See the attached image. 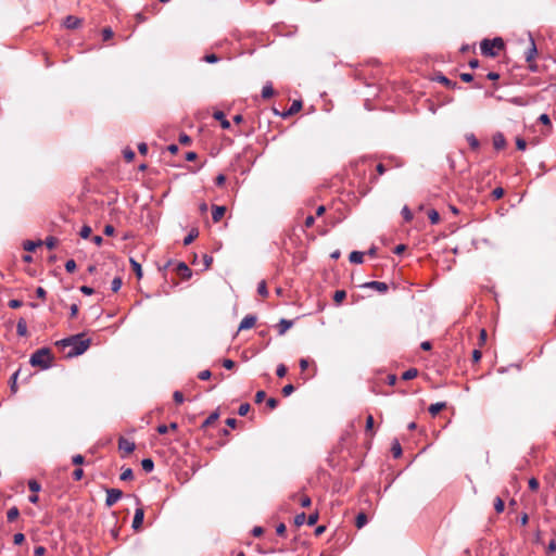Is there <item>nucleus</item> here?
I'll return each instance as SVG.
<instances>
[{
  "instance_id": "4be33fe9",
  "label": "nucleus",
  "mask_w": 556,
  "mask_h": 556,
  "mask_svg": "<svg viewBox=\"0 0 556 556\" xmlns=\"http://www.w3.org/2000/svg\"><path fill=\"white\" fill-rule=\"evenodd\" d=\"M18 516H20V510L16 506L11 507L7 511V519L9 522L15 521L18 518Z\"/></svg>"
},
{
  "instance_id": "603ef678",
  "label": "nucleus",
  "mask_w": 556,
  "mask_h": 556,
  "mask_svg": "<svg viewBox=\"0 0 556 556\" xmlns=\"http://www.w3.org/2000/svg\"><path fill=\"white\" fill-rule=\"evenodd\" d=\"M8 305H9V307L15 309V308H20L23 305V302L17 299H12L9 301Z\"/></svg>"
},
{
  "instance_id": "774afa93",
  "label": "nucleus",
  "mask_w": 556,
  "mask_h": 556,
  "mask_svg": "<svg viewBox=\"0 0 556 556\" xmlns=\"http://www.w3.org/2000/svg\"><path fill=\"white\" fill-rule=\"evenodd\" d=\"M46 553V548L43 546H36L34 549V556H43Z\"/></svg>"
},
{
  "instance_id": "c756f323",
  "label": "nucleus",
  "mask_w": 556,
  "mask_h": 556,
  "mask_svg": "<svg viewBox=\"0 0 556 556\" xmlns=\"http://www.w3.org/2000/svg\"><path fill=\"white\" fill-rule=\"evenodd\" d=\"M428 218L432 225H435L440 222V214L437 210H430L428 212Z\"/></svg>"
},
{
  "instance_id": "e433bc0d",
  "label": "nucleus",
  "mask_w": 556,
  "mask_h": 556,
  "mask_svg": "<svg viewBox=\"0 0 556 556\" xmlns=\"http://www.w3.org/2000/svg\"><path fill=\"white\" fill-rule=\"evenodd\" d=\"M346 296V292L344 290H337L333 295V301L336 303H341Z\"/></svg>"
},
{
  "instance_id": "c9c22d12",
  "label": "nucleus",
  "mask_w": 556,
  "mask_h": 556,
  "mask_svg": "<svg viewBox=\"0 0 556 556\" xmlns=\"http://www.w3.org/2000/svg\"><path fill=\"white\" fill-rule=\"evenodd\" d=\"M132 478H134V472H132L131 468L124 469L119 476V479L122 481H128V480H131Z\"/></svg>"
},
{
  "instance_id": "37998d69",
  "label": "nucleus",
  "mask_w": 556,
  "mask_h": 556,
  "mask_svg": "<svg viewBox=\"0 0 556 556\" xmlns=\"http://www.w3.org/2000/svg\"><path fill=\"white\" fill-rule=\"evenodd\" d=\"M306 522V515L304 513L298 514L294 518V523L300 527Z\"/></svg>"
},
{
  "instance_id": "72a5a7b5",
  "label": "nucleus",
  "mask_w": 556,
  "mask_h": 556,
  "mask_svg": "<svg viewBox=\"0 0 556 556\" xmlns=\"http://www.w3.org/2000/svg\"><path fill=\"white\" fill-rule=\"evenodd\" d=\"M257 293L264 298H266L268 295L267 285H266L265 280H262L258 282Z\"/></svg>"
},
{
  "instance_id": "13d9d810",
  "label": "nucleus",
  "mask_w": 556,
  "mask_h": 556,
  "mask_svg": "<svg viewBox=\"0 0 556 556\" xmlns=\"http://www.w3.org/2000/svg\"><path fill=\"white\" fill-rule=\"evenodd\" d=\"M265 397H266V393H265V391L260 390V391H257V392H256V394H255V402H256L257 404H260V403H262V402L264 401V399H265Z\"/></svg>"
},
{
  "instance_id": "5fc2aeb1",
  "label": "nucleus",
  "mask_w": 556,
  "mask_h": 556,
  "mask_svg": "<svg viewBox=\"0 0 556 556\" xmlns=\"http://www.w3.org/2000/svg\"><path fill=\"white\" fill-rule=\"evenodd\" d=\"M203 60L207 63H216L218 62L219 58L214 54V53H211V54H206Z\"/></svg>"
},
{
  "instance_id": "c03bdc74",
  "label": "nucleus",
  "mask_w": 556,
  "mask_h": 556,
  "mask_svg": "<svg viewBox=\"0 0 556 556\" xmlns=\"http://www.w3.org/2000/svg\"><path fill=\"white\" fill-rule=\"evenodd\" d=\"M287 367L283 364L277 366L276 374L279 378H283L287 375Z\"/></svg>"
},
{
  "instance_id": "864d4df0",
  "label": "nucleus",
  "mask_w": 556,
  "mask_h": 556,
  "mask_svg": "<svg viewBox=\"0 0 556 556\" xmlns=\"http://www.w3.org/2000/svg\"><path fill=\"white\" fill-rule=\"evenodd\" d=\"M173 397L177 404H181L185 401L184 394L180 391H175Z\"/></svg>"
},
{
  "instance_id": "0e129e2a",
  "label": "nucleus",
  "mask_w": 556,
  "mask_h": 556,
  "mask_svg": "<svg viewBox=\"0 0 556 556\" xmlns=\"http://www.w3.org/2000/svg\"><path fill=\"white\" fill-rule=\"evenodd\" d=\"M179 142L181 144H190L191 138L187 134H180L179 135Z\"/></svg>"
},
{
  "instance_id": "7ed1b4c3",
  "label": "nucleus",
  "mask_w": 556,
  "mask_h": 556,
  "mask_svg": "<svg viewBox=\"0 0 556 556\" xmlns=\"http://www.w3.org/2000/svg\"><path fill=\"white\" fill-rule=\"evenodd\" d=\"M504 48V41L497 37L494 39H483L480 43L481 53L485 56H495L497 51Z\"/></svg>"
},
{
  "instance_id": "de8ad7c7",
  "label": "nucleus",
  "mask_w": 556,
  "mask_h": 556,
  "mask_svg": "<svg viewBox=\"0 0 556 556\" xmlns=\"http://www.w3.org/2000/svg\"><path fill=\"white\" fill-rule=\"evenodd\" d=\"M102 37L104 41L110 40L113 37V30L110 27L103 28Z\"/></svg>"
},
{
  "instance_id": "052dcab7",
  "label": "nucleus",
  "mask_w": 556,
  "mask_h": 556,
  "mask_svg": "<svg viewBox=\"0 0 556 556\" xmlns=\"http://www.w3.org/2000/svg\"><path fill=\"white\" fill-rule=\"evenodd\" d=\"M84 476V470L81 468H77L73 471V479L79 481Z\"/></svg>"
},
{
  "instance_id": "680f3d73",
  "label": "nucleus",
  "mask_w": 556,
  "mask_h": 556,
  "mask_svg": "<svg viewBox=\"0 0 556 556\" xmlns=\"http://www.w3.org/2000/svg\"><path fill=\"white\" fill-rule=\"evenodd\" d=\"M528 483H529V489L531 491H536L539 489L540 484H539V481L535 478H531Z\"/></svg>"
},
{
  "instance_id": "69168bd1",
  "label": "nucleus",
  "mask_w": 556,
  "mask_h": 556,
  "mask_svg": "<svg viewBox=\"0 0 556 556\" xmlns=\"http://www.w3.org/2000/svg\"><path fill=\"white\" fill-rule=\"evenodd\" d=\"M72 462L74 465H83L85 462V458L83 455L77 454V455L73 456Z\"/></svg>"
},
{
  "instance_id": "473e14b6",
  "label": "nucleus",
  "mask_w": 556,
  "mask_h": 556,
  "mask_svg": "<svg viewBox=\"0 0 556 556\" xmlns=\"http://www.w3.org/2000/svg\"><path fill=\"white\" fill-rule=\"evenodd\" d=\"M199 236L198 229H192L188 236L184 239V244L188 245L190 244L197 237Z\"/></svg>"
},
{
  "instance_id": "1a4fd4ad",
  "label": "nucleus",
  "mask_w": 556,
  "mask_h": 556,
  "mask_svg": "<svg viewBox=\"0 0 556 556\" xmlns=\"http://www.w3.org/2000/svg\"><path fill=\"white\" fill-rule=\"evenodd\" d=\"M81 23L83 21L74 15H67L64 20V26L68 29H76Z\"/></svg>"
},
{
  "instance_id": "f3484780",
  "label": "nucleus",
  "mask_w": 556,
  "mask_h": 556,
  "mask_svg": "<svg viewBox=\"0 0 556 556\" xmlns=\"http://www.w3.org/2000/svg\"><path fill=\"white\" fill-rule=\"evenodd\" d=\"M445 407H446L445 402H438V403L431 404L428 408V412L430 413V415L435 416Z\"/></svg>"
},
{
  "instance_id": "b1692460",
  "label": "nucleus",
  "mask_w": 556,
  "mask_h": 556,
  "mask_svg": "<svg viewBox=\"0 0 556 556\" xmlns=\"http://www.w3.org/2000/svg\"><path fill=\"white\" fill-rule=\"evenodd\" d=\"M20 369H17L10 378V390L12 393L17 392V377L20 375Z\"/></svg>"
},
{
  "instance_id": "9b49d317",
  "label": "nucleus",
  "mask_w": 556,
  "mask_h": 556,
  "mask_svg": "<svg viewBox=\"0 0 556 556\" xmlns=\"http://www.w3.org/2000/svg\"><path fill=\"white\" fill-rule=\"evenodd\" d=\"M536 52H538V50H536V46H535L534 39L532 37H530V47L525 52L526 61L528 63L532 62L533 59L536 55Z\"/></svg>"
},
{
  "instance_id": "5701e85b",
  "label": "nucleus",
  "mask_w": 556,
  "mask_h": 556,
  "mask_svg": "<svg viewBox=\"0 0 556 556\" xmlns=\"http://www.w3.org/2000/svg\"><path fill=\"white\" fill-rule=\"evenodd\" d=\"M219 417V414L217 412H213L201 425L202 429H205L206 427L214 424Z\"/></svg>"
},
{
  "instance_id": "423d86ee",
  "label": "nucleus",
  "mask_w": 556,
  "mask_h": 556,
  "mask_svg": "<svg viewBox=\"0 0 556 556\" xmlns=\"http://www.w3.org/2000/svg\"><path fill=\"white\" fill-rule=\"evenodd\" d=\"M362 287L374 289L380 293H386L389 289L388 285L382 281H368V282H365Z\"/></svg>"
},
{
  "instance_id": "ddd939ff",
  "label": "nucleus",
  "mask_w": 556,
  "mask_h": 556,
  "mask_svg": "<svg viewBox=\"0 0 556 556\" xmlns=\"http://www.w3.org/2000/svg\"><path fill=\"white\" fill-rule=\"evenodd\" d=\"M226 212L225 206L213 205L212 207V219L217 223L219 222Z\"/></svg>"
},
{
  "instance_id": "a878e982",
  "label": "nucleus",
  "mask_w": 556,
  "mask_h": 556,
  "mask_svg": "<svg viewBox=\"0 0 556 556\" xmlns=\"http://www.w3.org/2000/svg\"><path fill=\"white\" fill-rule=\"evenodd\" d=\"M143 471L151 472L154 469V462L151 458H144L141 462Z\"/></svg>"
},
{
  "instance_id": "79ce46f5",
  "label": "nucleus",
  "mask_w": 556,
  "mask_h": 556,
  "mask_svg": "<svg viewBox=\"0 0 556 556\" xmlns=\"http://www.w3.org/2000/svg\"><path fill=\"white\" fill-rule=\"evenodd\" d=\"M491 195L494 200H500L504 195V189L502 187H497L492 191Z\"/></svg>"
},
{
  "instance_id": "393cba45",
  "label": "nucleus",
  "mask_w": 556,
  "mask_h": 556,
  "mask_svg": "<svg viewBox=\"0 0 556 556\" xmlns=\"http://www.w3.org/2000/svg\"><path fill=\"white\" fill-rule=\"evenodd\" d=\"M368 522V518L365 513H359L355 519V526L362 529Z\"/></svg>"
},
{
  "instance_id": "aec40b11",
  "label": "nucleus",
  "mask_w": 556,
  "mask_h": 556,
  "mask_svg": "<svg viewBox=\"0 0 556 556\" xmlns=\"http://www.w3.org/2000/svg\"><path fill=\"white\" fill-rule=\"evenodd\" d=\"M349 260L353 264H362L364 261V253L359 251L351 252Z\"/></svg>"
},
{
  "instance_id": "6e6d98bb",
  "label": "nucleus",
  "mask_w": 556,
  "mask_h": 556,
  "mask_svg": "<svg viewBox=\"0 0 556 556\" xmlns=\"http://www.w3.org/2000/svg\"><path fill=\"white\" fill-rule=\"evenodd\" d=\"M212 376L211 371L208 369L202 370L199 372L198 378L200 380H207Z\"/></svg>"
},
{
  "instance_id": "c85d7f7f",
  "label": "nucleus",
  "mask_w": 556,
  "mask_h": 556,
  "mask_svg": "<svg viewBox=\"0 0 556 556\" xmlns=\"http://www.w3.org/2000/svg\"><path fill=\"white\" fill-rule=\"evenodd\" d=\"M418 375V370L416 368H409L407 370H405L402 375V379L403 380H410V379H414L416 378Z\"/></svg>"
},
{
  "instance_id": "bf43d9fd",
  "label": "nucleus",
  "mask_w": 556,
  "mask_h": 556,
  "mask_svg": "<svg viewBox=\"0 0 556 556\" xmlns=\"http://www.w3.org/2000/svg\"><path fill=\"white\" fill-rule=\"evenodd\" d=\"M539 122H540V123H542V124H544V125H546V126H551V118H549V116H548L547 114H545V113H544V114H541V115L539 116Z\"/></svg>"
},
{
  "instance_id": "4468645a",
  "label": "nucleus",
  "mask_w": 556,
  "mask_h": 556,
  "mask_svg": "<svg viewBox=\"0 0 556 556\" xmlns=\"http://www.w3.org/2000/svg\"><path fill=\"white\" fill-rule=\"evenodd\" d=\"M493 146L496 150H502L506 146V139L502 132H496L493 136Z\"/></svg>"
},
{
  "instance_id": "bb28decb",
  "label": "nucleus",
  "mask_w": 556,
  "mask_h": 556,
  "mask_svg": "<svg viewBox=\"0 0 556 556\" xmlns=\"http://www.w3.org/2000/svg\"><path fill=\"white\" fill-rule=\"evenodd\" d=\"M273 94H274V88L270 83H267L266 85L263 86L262 97L264 99H268V98L273 97Z\"/></svg>"
},
{
  "instance_id": "ea45409f",
  "label": "nucleus",
  "mask_w": 556,
  "mask_h": 556,
  "mask_svg": "<svg viewBox=\"0 0 556 556\" xmlns=\"http://www.w3.org/2000/svg\"><path fill=\"white\" fill-rule=\"evenodd\" d=\"M56 243H58V240L54 237H47L45 240V244L49 250L54 249Z\"/></svg>"
},
{
  "instance_id": "3c124183",
  "label": "nucleus",
  "mask_w": 556,
  "mask_h": 556,
  "mask_svg": "<svg viewBox=\"0 0 556 556\" xmlns=\"http://www.w3.org/2000/svg\"><path fill=\"white\" fill-rule=\"evenodd\" d=\"M25 541V535L21 532L14 534L13 542L15 545H21Z\"/></svg>"
},
{
  "instance_id": "6e6552de",
  "label": "nucleus",
  "mask_w": 556,
  "mask_h": 556,
  "mask_svg": "<svg viewBox=\"0 0 556 556\" xmlns=\"http://www.w3.org/2000/svg\"><path fill=\"white\" fill-rule=\"evenodd\" d=\"M176 273L182 278V279H189L192 276L191 269L188 267V265L184 262H179L176 266Z\"/></svg>"
},
{
  "instance_id": "e2e57ef3",
  "label": "nucleus",
  "mask_w": 556,
  "mask_h": 556,
  "mask_svg": "<svg viewBox=\"0 0 556 556\" xmlns=\"http://www.w3.org/2000/svg\"><path fill=\"white\" fill-rule=\"evenodd\" d=\"M312 501L309 498V496L307 495H303L301 498H300V505L302 507H308L311 505Z\"/></svg>"
},
{
  "instance_id": "4c0bfd02",
  "label": "nucleus",
  "mask_w": 556,
  "mask_h": 556,
  "mask_svg": "<svg viewBox=\"0 0 556 556\" xmlns=\"http://www.w3.org/2000/svg\"><path fill=\"white\" fill-rule=\"evenodd\" d=\"M28 489L33 492V493H38L41 489V485L39 482H37L36 480L31 479L28 481Z\"/></svg>"
},
{
  "instance_id": "49530a36",
  "label": "nucleus",
  "mask_w": 556,
  "mask_h": 556,
  "mask_svg": "<svg viewBox=\"0 0 556 556\" xmlns=\"http://www.w3.org/2000/svg\"><path fill=\"white\" fill-rule=\"evenodd\" d=\"M250 410V404L249 403H243L239 406V409H238V414L240 416H245Z\"/></svg>"
},
{
  "instance_id": "412c9836",
  "label": "nucleus",
  "mask_w": 556,
  "mask_h": 556,
  "mask_svg": "<svg viewBox=\"0 0 556 556\" xmlns=\"http://www.w3.org/2000/svg\"><path fill=\"white\" fill-rule=\"evenodd\" d=\"M466 140H467L468 144L470 146V148L472 150H478L479 149L480 142H479V140L477 139V137L473 134H467L466 135Z\"/></svg>"
},
{
  "instance_id": "cd10ccee",
  "label": "nucleus",
  "mask_w": 556,
  "mask_h": 556,
  "mask_svg": "<svg viewBox=\"0 0 556 556\" xmlns=\"http://www.w3.org/2000/svg\"><path fill=\"white\" fill-rule=\"evenodd\" d=\"M41 244H42V241H41V240H38V241H29V240H28V241H25V242H24V249H25L26 251L33 252V251H35V249H36L37 247H40Z\"/></svg>"
},
{
  "instance_id": "8fccbe9b",
  "label": "nucleus",
  "mask_w": 556,
  "mask_h": 556,
  "mask_svg": "<svg viewBox=\"0 0 556 556\" xmlns=\"http://www.w3.org/2000/svg\"><path fill=\"white\" fill-rule=\"evenodd\" d=\"M65 269L67 273H73L76 269V262L74 260L66 261Z\"/></svg>"
},
{
  "instance_id": "f704fd0d",
  "label": "nucleus",
  "mask_w": 556,
  "mask_h": 556,
  "mask_svg": "<svg viewBox=\"0 0 556 556\" xmlns=\"http://www.w3.org/2000/svg\"><path fill=\"white\" fill-rule=\"evenodd\" d=\"M505 504L504 501L501 497H495L494 500V509L496 513L501 514L504 511Z\"/></svg>"
},
{
  "instance_id": "dca6fc26",
  "label": "nucleus",
  "mask_w": 556,
  "mask_h": 556,
  "mask_svg": "<svg viewBox=\"0 0 556 556\" xmlns=\"http://www.w3.org/2000/svg\"><path fill=\"white\" fill-rule=\"evenodd\" d=\"M302 109V102L300 100H294L290 105L289 110L281 114L282 117H288L298 113Z\"/></svg>"
},
{
  "instance_id": "0eeeda50",
  "label": "nucleus",
  "mask_w": 556,
  "mask_h": 556,
  "mask_svg": "<svg viewBox=\"0 0 556 556\" xmlns=\"http://www.w3.org/2000/svg\"><path fill=\"white\" fill-rule=\"evenodd\" d=\"M143 518H144V510L142 507H138L136 510H135V516H134V519H132V529L134 530H139L142 526V522H143Z\"/></svg>"
},
{
  "instance_id": "9d476101",
  "label": "nucleus",
  "mask_w": 556,
  "mask_h": 556,
  "mask_svg": "<svg viewBox=\"0 0 556 556\" xmlns=\"http://www.w3.org/2000/svg\"><path fill=\"white\" fill-rule=\"evenodd\" d=\"M256 323V316L247 315L240 323L238 330H247L252 328Z\"/></svg>"
},
{
  "instance_id": "f8f14e48",
  "label": "nucleus",
  "mask_w": 556,
  "mask_h": 556,
  "mask_svg": "<svg viewBox=\"0 0 556 556\" xmlns=\"http://www.w3.org/2000/svg\"><path fill=\"white\" fill-rule=\"evenodd\" d=\"M213 117L220 122V126L223 129H229L230 128V122L226 118V115L222 111H216L213 114Z\"/></svg>"
},
{
  "instance_id": "09e8293b",
  "label": "nucleus",
  "mask_w": 556,
  "mask_h": 556,
  "mask_svg": "<svg viewBox=\"0 0 556 556\" xmlns=\"http://www.w3.org/2000/svg\"><path fill=\"white\" fill-rule=\"evenodd\" d=\"M318 520V513L311 514L306 517V522L308 526H314Z\"/></svg>"
},
{
  "instance_id": "39448f33",
  "label": "nucleus",
  "mask_w": 556,
  "mask_h": 556,
  "mask_svg": "<svg viewBox=\"0 0 556 556\" xmlns=\"http://www.w3.org/2000/svg\"><path fill=\"white\" fill-rule=\"evenodd\" d=\"M118 448L128 455L135 451L136 445L134 442L121 437L118 439Z\"/></svg>"
},
{
  "instance_id": "4d7b16f0",
  "label": "nucleus",
  "mask_w": 556,
  "mask_h": 556,
  "mask_svg": "<svg viewBox=\"0 0 556 556\" xmlns=\"http://www.w3.org/2000/svg\"><path fill=\"white\" fill-rule=\"evenodd\" d=\"M374 428V417L371 415H368L366 418V432L371 431Z\"/></svg>"
},
{
  "instance_id": "f03ea898",
  "label": "nucleus",
  "mask_w": 556,
  "mask_h": 556,
  "mask_svg": "<svg viewBox=\"0 0 556 556\" xmlns=\"http://www.w3.org/2000/svg\"><path fill=\"white\" fill-rule=\"evenodd\" d=\"M29 363L34 367L41 369H49L53 363V355L49 348H41L34 352L30 356Z\"/></svg>"
},
{
  "instance_id": "f257e3e1",
  "label": "nucleus",
  "mask_w": 556,
  "mask_h": 556,
  "mask_svg": "<svg viewBox=\"0 0 556 556\" xmlns=\"http://www.w3.org/2000/svg\"><path fill=\"white\" fill-rule=\"evenodd\" d=\"M84 337H85V333H77V334H74L68 338L58 341L56 345L61 346L63 349L67 348V346L72 348L67 352L66 356L70 358L76 357V356L84 354L89 349V346L91 344V340L84 339Z\"/></svg>"
},
{
  "instance_id": "7c9ffc66",
  "label": "nucleus",
  "mask_w": 556,
  "mask_h": 556,
  "mask_svg": "<svg viewBox=\"0 0 556 556\" xmlns=\"http://www.w3.org/2000/svg\"><path fill=\"white\" fill-rule=\"evenodd\" d=\"M130 264H131V268L135 271L136 276L140 279L142 277L141 265L134 258H130Z\"/></svg>"
},
{
  "instance_id": "6ab92c4d",
  "label": "nucleus",
  "mask_w": 556,
  "mask_h": 556,
  "mask_svg": "<svg viewBox=\"0 0 556 556\" xmlns=\"http://www.w3.org/2000/svg\"><path fill=\"white\" fill-rule=\"evenodd\" d=\"M435 80L443 84L448 89H455L457 87V83L452 81L444 75L437 76Z\"/></svg>"
},
{
  "instance_id": "58836bf2",
  "label": "nucleus",
  "mask_w": 556,
  "mask_h": 556,
  "mask_svg": "<svg viewBox=\"0 0 556 556\" xmlns=\"http://www.w3.org/2000/svg\"><path fill=\"white\" fill-rule=\"evenodd\" d=\"M123 285V281L119 277H115L111 282V289L113 292H117Z\"/></svg>"
},
{
  "instance_id": "a18cd8bd",
  "label": "nucleus",
  "mask_w": 556,
  "mask_h": 556,
  "mask_svg": "<svg viewBox=\"0 0 556 556\" xmlns=\"http://www.w3.org/2000/svg\"><path fill=\"white\" fill-rule=\"evenodd\" d=\"M293 392H294V387H293V384H291V383H290V384L285 386V387L282 388V390H281V393H282V395H283V396H289V395H291Z\"/></svg>"
},
{
  "instance_id": "a19ab883",
  "label": "nucleus",
  "mask_w": 556,
  "mask_h": 556,
  "mask_svg": "<svg viewBox=\"0 0 556 556\" xmlns=\"http://www.w3.org/2000/svg\"><path fill=\"white\" fill-rule=\"evenodd\" d=\"M91 231H92V230H91V227H90V226L85 225V226H83V227H81V229H80V231H79V236H80L81 238H84V239H87V238H89V236L91 235Z\"/></svg>"
},
{
  "instance_id": "20e7f679",
  "label": "nucleus",
  "mask_w": 556,
  "mask_h": 556,
  "mask_svg": "<svg viewBox=\"0 0 556 556\" xmlns=\"http://www.w3.org/2000/svg\"><path fill=\"white\" fill-rule=\"evenodd\" d=\"M123 496V492L119 489H106L105 505L108 507L113 506Z\"/></svg>"
},
{
  "instance_id": "a211bd4d",
  "label": "nucleus",
  "mask_w": 556,
  "mask_h": 556,
  "mask_svg": "<svg viewBox=\"0 0 556 556\" xmlns=\"http://www.w3.org/2000/svg\"><path fill=\"white\" fill-rule=\"evenodd\" d=\"M16 333L20 337L27 336V324H26V320L24 318H20L18 319V321L16 324Z\"/></svg>"
},
{
  "instance_id": "2f4dec72",
  "label": "nucleus",
  "mask_w": 556,
  "mask_h": 556,
  "mask_svg": "<svg viewBox=\"0 0 556 556\" xmlns=\"http://www.w3.org/2000/svg\"><path fill=\"white\" fill-rule=\"evenodd\" d=\"M391 452H392L394 458H399L402 455V447H401L399 441L395 440L392 443Z\"/></svg>"
},
{
  "instance_id": "2eb2a0df",
  "label": "nucleus",
  "mask_w": 556,
  "mask_h": 556,
  "mask_svg": "<svg viewBox=\"0 0 556 556\" xmlns=\"http://www.w3.org/2000/svg\"><path fill=\"white\" fill-rule=\"evenodd\" d=\"M292 326H293L292 320L285 319V318L280 319L277 325L279 336L285 334L286 331L289 330Z\"/></svg>"
},
{
  "instance_id": "338daca9",
  "label": "nucleus",
  "mask_w": 556,
  "mask_h": 556,
  "mask_svg": "<svg viewBox=\"0 0 556 556\" xmlns=\"http://www.w3.org/2000/svg\"><path fill=\"white\" fill-rule=\"evenodd\" d=\"M266 405L270 408V409H274L278 406V400L275 399V397H269L266 402Z\"/></svg>"
}]
</instances>
